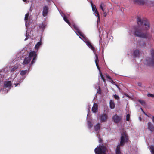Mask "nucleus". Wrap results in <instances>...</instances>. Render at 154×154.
Returning a JSON list of instances; mask_svg holds the SVG:
<instances>
[{"instance_id": "4be33fe9", "label": "nucleus", "mask_w": 154, "mask_h": 154, "mask_svg": "<svg viewBox=\"0 0 154 154\" xmlns=\"http://www.w3.org/2000/svg\"><path fill=\"white\" fill-rule=\"evenodd\" d=\"M19 67V64L15 65L13 66L12 67L11 71H14L16 69L18 68Z\"/></svg>"}, {"instance_id": "58836bf2", "label": "nucleus", "mask_w": 154, "mask_h": 154, "mask_svg": "<svg viewBox=\"0 0 154 154\" xmlns=\"http://www.w3.org/2000/svg\"><path fill=\"white\" fill-rule=\"evenodd\" d=\"M141 110H142L143 111V112L144 113V114L145 115H146L147 116H147V114H146V113H145L144 112V111L142 110V108H141Z\"/></svg>"}, {"instance_id": "a19ab883", "label": "nucleus", "mask_w": 154, "mask_h": 154, "mask_svg": "<svg viewBox=\"0 0 154 154\" xmlns=\"http://www.w3.org/2000/svg\"><path fill=\"white\" fill-rule=\"evenodd\" d=\"M139 119L140 120V121L141 120V118L140 117H139Z\"/></svg>"}, {"instance_id": "473e14b6", "label": "nucleus", "mask_w": 154, "mask_h": 154, "mask_svg": "<svg viewBox=\"0 0 154 154\" xmlns=\"http://www.w3.org/2000/svg\"><path fill=\"white\" fill-rule=\"evenodd\" d=\"M106 78H108V79H109V80L111 79V77L109 75H108L107 74L106 75Z\"/></svg>"}, {"instance_id": "f257e3e1", "label": "nucleus", "mask_w": 154, "mask_h": 154, "mask_svg": "<svg viewBox=\"0 0 154 154\" xmlns=\"http://www.w3.org/2000/svg\"><path fill=\"white\" fill-rule=\"evenodd\" d=\"M137 22L139 27L135 28L134 35L136 36L145 38H149L150 36L147 32H142L143 30L149 29L150 26L149 22L146 19H141L140 17L137 18Z\"/></svg>"}, {"instance_id": "6e6552de", "label": "nucleus", "mask_w": 154, "mask_h": 154, "mask_svg": "<svg viewBox=\"0 0 154 154\" xmlns=\"http://www.w3.org/2000/svg\"><path fill=\"white\" fill-rule=\"evenodd\" d=\"M91 3L93 14L97 17V21L98 23L100 21L99 13L97 9L96 6L93 4L92 2H91Z\"/></svg>"}, {"instance_id": "4c0bfd02", "label": "nucleus", "mask_w": 154, "mask_h": 154, "mask_svg": "<svg viewBox=\"0 0 154 154\" xmlns=\"http://www.w3.org/2000/svg\"><path fill=\"white\" fill-rule=\"evenodd\" d=\"M102 10V11H103V12H104V10H105V8H103V9H101Z\"/></svg>"}, {"instance_id": "c9c22d12", "label": "nucleus", "mask_w": 154, "mask_h": 154, "mask_svg": "<svg viewBox=\"0 0 154 154\" xmlns=\"http://www.w3.org/2000/svg\"><path fill=\"white\" fill-rule=\"evenodd\" d=\"M109 81L112 83L114 84H115V82H113V80L111 79Z\"/></svg>"}, {"instance_id": "393cba45", "label": "nucleus", "mask_w": 154, "mask_h": 154, "mask_svg": "<svg viewBox=\"0 0 154 154\" xmlns=\"http://www.w3.org/2000/svg\"><path fill=\"white\" fill-rule=\"evenodd\" d=\"M46 26V25L45 23H42L40 25L39 27L40 28L44 29L45 28Z\"/></svg>"}, {"instance_id": "e433bc0d", "label": "nucleus", "mask_w": 154, "mask_h": 154, "mask_svg": "<svg viewBox=\"0 0 154 154\" xmlns=\"http://www.w3.org/2000/svg\"><path fill=\"white\" fill-rule=\"evenodd\" d=\"M97 93L100 94L101 93V91L100 89H99V90L97 91Z\"/></svg>"}, {"instance_id": "2f4dec72", "label": "nucleus", "mask_w": 154, "mask_h": 154, "mask_svg": "<svg viewBox=\"0 0 154 154\" xmlns=\"http://www.w3.org/2000/svg\"><path fill=\"white\" fill-rule=\"evenodd\" d=\"M97 137H98L99 138V142H100V141H101V139L100 138V135L98 134H97Z\"/></svg>"}, {"instance_id": "f03ea898", "label": "nucleus", "mask_w": 154, "mask_h": 154, "mask_svg": "<svg viewBox=\"0 0 154 154\" xmlns=\"http://www.w3.org/2000/svg\"><path fill=\"white\" fill-rule=\"evenodd\" d=\"M73 27L74 29L76 30L75 32V33L77 35L79 36V38L82 40H83L84 42L86 43L87 45L93 51L94 50V48L93 46L91 43L90 42L88 39L83 34L81 31L79 29L77 26L73 24Z\"/></svg>"}, {"instance_id": "0eeeda50", "label": "nucleus", "mask_w": 154, "mask_h": 154, "mask_svg": "<svg viewBox=\"0 0 154 154\" xmlns=\"http://www.w3.org/2000/svg\"><path fill=\"white\" fill-rule=\"evenodd\" d=\"M150 52L152 59V60L150 59H147L145 61V63L149 66H154V49H151Z\"/></svg>"}, {"instance_id": "cd10ccee", "label": "nucleus", "mask_w": 154, "mask_h": 154, "mask_svg": "<svg viewBox=\"0 0 154 154\" xmlns=\"http://www.w3.org/2000/svg\"><path fill=\"white\" fill-rule=\"evenodd\" d=\"M147 95L148 97H151L152 98H154V94L148 93L147 94Z\"/></svg>"}, {"instance_id": "bb28decb", "label": "nucleus", "mask_w": 154, "mask_h": 154, "mask_svg": "<svg viewBox=\"0 0 154 154\" xmlns=\"http://www.w3.org/2000/svg\"><path fill=\"white\" fill-rule=\"evenodd\" d=\"M88 125L89 128H91V127L92 126V124L90 122L88 121Z\"/></svg>"}, {"instance_id": "9b49d317", "label": "nucleus", "mask_w": 154, "mask_h": 154, "mask_svg": "<svg viewBox=\"0 0 154 154\" xmlns=\"http://www.w3.org/2000/svg\"><path fill=\"white\" fill-rule=\"evenodd\" d=\"M29 13H28L25 14L24 18V20L25 22V24L26 29H27V28L28 27V25L29 24L28 20L29 19Z\"/></svg>"}, {"instance_id": "ea45409f", "label": "nucleus", "mask_w": 154, "mask_h": 154, "mask_svg": "<svg viewBox=\"0 0 154 154\" xmlns=\"http://www.w3.org/2000/svg\"><path fill=\"white\" fill-rule=\"evenodd\" d=\"M152 121L154 122V117H153L152 118Z\"/></svg>"}, {"instance_id": "a878e982", "label": "nucleus", "mask_w": 154, "mask_h": 154, "mask_svg": "<svg viewBox=\"0 0 154 154\" xmlns=\"http://www.w3.org/2000/svg\"><path fill=\"white\" fill-rule=\"evenodd\" d=\"M139 102H140L141 104L143 106H144L145 104V102L142 100H138Z\"/></svg>"}, {"instance_id": "7c9ffc66", "label": "nucleus", "mask_w": 154, "mask_h": 154, "mask_svg": "<svg viewBox=\"0 0 154 154\" xmlns=\"http://www.w3.org/2000/svg\"><path fill=\"white\" fill-rule=\"evenodd\" d=\"M130 115L129 114H128L126 115V120L127 121H129L130 120Z\"/></svg>"}, {"instance_id": "ddd939ff", "label": "nucleus", "mask_w": 154, "mask_h": 154, "mask_svg": "<svg viewBox=\"0 0 154 154\" xmlns=\"http://www.w3.org/2000/svg\"><path fill=\"white\" fill-rule=\"evenodd\" d=\"M100 120L102 122H105L107 120V116L106 114H103L100 116Z\"/></svg>"}, {"instance_id": "79ce46f5", "label": "nucleus", "mask_w": 154, "mask_h": 154, "mask_svg": "<svg viewBox=\"0 0 154 154\" xmlns=\"http://www.w3.org/2000/svg\"><path fill=\"white\" fill-rule=\"evenodd\" d=\"M90 109H91L90 107V106H89V108L88 109V111H90Z\"/></svg>"}, {"instance_id": "72a5a7b5", "label": "nucleus", "mask_w": 154, "mask_h": 154, "mask_svg": "<svg viewBox=\"0 0 154 154\" xmlns=\"http://www.w3.org/2000/svg\"><path fill=\"white\" fill-rule=\"evenodd\" d=\"M106 78H108V79H109V80L111 79V77L109 75H108L107 74L106 75Z\"/></svg>"}, {"instance_id": "4468645a", "label": "nucleus", "mask_w": 154, "mask_h": 154, "mask_svg": "<svg viewBox=\"0 0 154 154\" xmlns=\"http://www.w3.org/2000/svg\"><path fill=\"white\" fill-rule=\"evenodd\" d=\"M98 109V105L96 103H94L92 108V111L94 113H96Z\"/></svg>"}, {"instance_id": "412c9836", "label": "nucleus", "mask_w": 154, "mask_h": 154, "mask_svg": "<svg viewBox=\"0 0 154 154\" xmlns=\"http://www.w3.org/2000/svg\"><path fill=\"white\" fill-rule=\"evenodd\" d=\"M29 33H30V32H29V30H27L26 31V35H25V36L26 37V38L24 40L25 41L27 40L29 38V37H30V36L29 35Z\"/></svg>"}, {"instance_id": "37998d69", "label": "nucleus", "mask_w": 154, "mask_h": 154, "mask_svg": "<svg viewBox=\"0 0 154 154\" xmlns=\"http://www.w3.org/2000/svg\"><path fill=\"white\" fill-rule=\"evenodd\" d=\"M116 86L117 87V88H119V89L120 88H119V87L117 85H116Z\"/></svg>"}, {"instance_id": "f3484780", "label": "nucleus", "mask_w": 154, "mask_h": 154, "mask_svg": "<svg viewBox=\"0 0 154 154\" xmlns=\"http://www.w3.org/2000/svg\"><path fill=\"white\" fill-rule=\"evenodd\" d=\"M61 15L63 17L64 20L72 27V26H71L70 23L67 19L66 16L63 14H61Z\"/></svg>"}, {"instance_id": "423d86ee", "label": "nucleus", "mask_w": 154, "mask_h": 154, "mask_svg": "<svg viewBox=\"0 0 154 154\" xmlns=\"http://www.w3.org/2000/svg\"><path fill=\"white\" fill-rule=\"evenodd\" d=\"M28 72V70H22L20 71V74L22 77H21L19 79H17L18 82L17 83H14V84L15 85V87L17 86L21 82L23 81V80L26 77L25 75Z\"/></svg>"}, {"instance_id": "dca6fc26", "label": "nucleus", "mask_w": 154, "mask_h": 154, "mask_svg": "<svg viewBox=\"0 0 154 154\" xmlns=\"http://www.w3.org/2000/svg\"><path fill=\"white\" fill-rule=\"evenodd\" d=\"M133 1L138 4L140 5H143L145 3V1L144 0H133Z\"/></svg>"}, {"instance_id": "a18cd8bd", "label": "nucleus", "mask_w": 154, "mask_h": 154, "mask_svg": "<svg viewBox=\"0 0 154 154\" xmlns=\"http://www.w3.org/2000/svg\"><path fill=\"white\" fill-rule=\"evenodd\" d=\"M17 78H15V81H16V80H17Z\"/></svg>"}, {"instance_id": "9d476101", "label": "nucleus", "mask_w": 154, "mask_h": 154, "mask_svg": "<svg viewBox=\"0 0 154 154\" xmlns=\"http://www.w3.org/2000/svg\"><path fill=\"white\" fill-rule=\"evenodd\" d=\"M112 119L114 122L118 123L121 121L122 117L121 116H119L116 114H115L113 116Z\"/></svg>"}, {"instance_id": "20e7f679", "label": "nucleus", "mask_w": 154, "mask_h": 154, "mask_svg": "<svg viewBox=\"0 0 154 154\" xmlns=\"http://www.w3.org/2000/svg\"><path fill=\"white\" fill-rule=\"evenodd\" d=\"M36 56V52L34 51L30 52L29 53V57L24 59L23 64L24 65L28 64L29 63L31 58H33V60L31 63V64H32L35 62Z\"/></svg>"}, {"instance_id": "f8f14e48", "label": "nucleus", "mask_w": 154, "mask_h": 154, "mask_svg": "<svg viewBox=\"0 0 154 154\" xmlns=\"http://www.w3.org/2000/svg\"><path fill=\"white\" fill-rule=\"evenodd\" d=\"M48 13V8L47 6L44 7L42 12V15L44 17L47 15Z\"/></svg>"}, {"instance_id": "c03bdc74", "label": "nucleus", "mask_w": 154, "mask_h": 154, "mask_svg": "<svg viewBox=\"0 0 154 154\" xmlns=\"http://www.w3.org/2000/svg\"><path fill=\"white\" fill-rule=\"evenodd\" d=\"M23 1L25 2L26 0H23Z\"/></svg>"}, {"instance_id": "2eb2a0df", "label": "nucleus", "mask_w": 154, "mask_h": 154, "mask_svg": "<svg viewBox=\"0 0 154 154\" xmlns=\"http://www.w3.org/2000/svg\"><path fill=\"white\" fill-rule=\"evenodd\" d=\"M148 128L151 132H152L154 131V128L153 125L151 124L150 122H149L148 123Z\"/></svg>"}, {"instance_id": "5701e85b", "label": "nucleus", "mask_w": 154, "mask_h": 154, "mask_svg": "<svg viewBox=\"0 0 154 154\" xmlns=\"http://www.w3.org/2000/svg\"><path fill=\"white\" fill-rule=\"evenodd\" d=\"M95 130L96 131H98L100 128V124L99 123L97 124L94 127Z\"/></svg>"}, {"instance_id": "6ab92c4d", "label": "nucleus", "mask_w": 154, "mask_h": 154, "mask_svg": "<svg viewBox=\"0 0 154 154\" xmlns=\"http://www.w3.org/2000/svg\"><path fill=\"white\" fill-rule=\"evenodd\" d=\"M42 45V42L41 41L39 42H38L35 45V50H38V49L40 47V46Z\"/></svg>"}, {"instance_id": "f704fd0d", "label": "nucleus", "mask_w": 154, "mask_h": 154, "mask_svg": "<svg viewBox=\"0 0 154 154\" xmlns=\"http://www.w3.org/2000/svg\"><path fill=\"white\" fill-rule=\"evenodd\" d=\"M103 13V16L104 17H106L107 15V13L105 12H104Z\"/></svg>"}, {"instance_id": "c85d7f7f", "label": "nucleus", "mask_w": 154, "mask_h": 154, "mask_svg": "<svg viewBox=\"0 0 154 154\" xmlns=\"http://www.w3.org/2000/svg\"><path fill=\"white\" fill-rule=\"evenodd\" d=\"M105 7V5L103 3H102L100 5V7L101 9H102L103 8H104Z\"/></svg>"}, {"instance_id": "1a4fd4ad", "label": "nucleus", "mask_w": 154, "mask_h": 154, "mask_svg": "<svg viewBox=\"0 0 154 154\" xmlns=\"http://www.w3.org/2000/svg\"><path fill=\"white\" fill-rule=\"evenodd\" d=\"M95 62L96 65V66L99 71V73L100 75V77L102 79V80L104 82H105V79L104 77L103 76L102 74L100 71V69L99 68V66L98 65V57L97 55V54H95Z\"/></svg>"}, {"instance_id": "a211bd4d", "label": "nucleus", "mask_w": 154, "mask_h": 154, "mask_svg": "<svg viewBox=\"0 0 154 154\" xmlns=\"http://www.w3.org/2000/svg\"><path fill=\"white\" fill-rule=\"evenodd\" d=\"M110 107L111 109H113L115 108V104L113 100H111L110 101Z\"/></svg>"}, {"instance_id": "aec40b11", "label": "nucleus", "mask_w": 154, "mask_h": 154, "mask_svg": "<svg viewBox=\"0 0 154 154\" xmlns=\"http://www.w3.org/2000/svg\"><path fill=\"white\" fill-rule=\"evenodd\" d=\"M133 54L135 57L139 56L140 54L139 51L138 50H135L134 51Z\"/></svg>"}, {"instance_id": "39448f33", "label": "nucleus", "mask_w": 154, "mask_h": 154, "mask_svg": "<svg viewBox=\"0 0 154 154\" xmlns=\"http://www.w3.org/2000/svg\"><path fill=\"white\" fill-rule=\"evenodd\" d=\"M106 148L103 145L97 146L94 150L95 154H106Z\"/></svg>"}, {"instance_id": "49530a36", "label": "nucleus", "mask_w": 154, "mask_h": 154, "mask_svg": "<svg viewBox=\"0 0 154 154\" xmlns=\"http://www.w3.org/2000/svg\"><path fill=\"white\" fill-rule=\"evenodd\" d=\"M88 114H87V116H88Z\"/></svg>"}, {"instance_id": "c756f323", "label": "nucleus", "mask_w": 154, "mask_h": 154, "mask_svg": "<svg viewBox=\"0 0 154 154\" xmlns=\"http://www.w3.org/2000/svg\"><path fill=\"white\" fill-rule=\"evenodd\" d=\"M114 98L117 100H119V96L116 94L114 95Z\"/></svg>"}, {"instance_id": "b1692460", "label": "nucleus", "mask_w": 154, "mask_h": 154, "mask_svg": "<svg viewBox=\"0 0 154 154\" xmlns=\"http://www.w3.org/2000/svg\"><path fill=\"white\" fill-rule=\"evenodd\" d=\"M149 150L152 154H154V147L152 145L149 146Z\"/></svg>"}, {"instance_id": "7ed1b4c3", "label": "nucleus", "mask_w": 154, "mask_h": 154, "mask_svg": "<svg viewBox=\"0 0 154 154\" xmlns=\"http://www.w3.org/2000/svg\"><path fill=\"white\" fill-rule=\"evenodd\" d=\"M128 137L126 133H124L122 134L120 144L118 145L116 149V154H121L120 146H123L125 142L128 141Z\"/></svg>"}]
</instances>
